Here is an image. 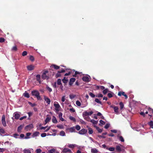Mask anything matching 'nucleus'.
<instances>
[{
    "mask_svg": "<svg viewBox=\"0 0 153 153\" xmlns=\"http://www.w3.org/2000/svg\"><path fill=\"white\" fill-rule=\"evenodd\" d=\"M93 113V111H90V112H87V111H85L83 113V114L85 117V118L86 120L87 121H90V119L89 117H85V116H90V115H92Z\"/></svg>",
    "mask_w": 153,
    "mask_h": 153,
    "instance_id": "f257e3e1",
    "label": "nucleus"
},
{
    "mask_svg": "<svg viewBox=\"0 0 153 153\" xmlns=\"http://www.w3.org/2000/svg\"><path fill=\"white\" fill-rule=\"evenodd\" d=\"M31 94L33 96H35L38 100H40L41 99L38 90H33L32 91Z\"/></svg>",
    "mask_w": 153,
    "mask_h": 153,
    "instance_id": "f03ea898",
    "label": "nucleus"
},
{
    "mask_svg": "<svg viewBox=\"0 0 153 153\" xmlns=\"http://www.w3.org/2000/svg\"><path fill=\"white\" fill-rule=\"evenodd\" d=\"M48 73V70H45V71H44L42 75V78L44 79H48L49 78V77L47 75Z\"/></svg>",
    "mask_w": 153,
    "mask_h": 153,
    "instance_id": "7ed1b4c3",
    "label": "nucleus"
},
{
    "mask_svg": "<svg viewBox=\"0 0 153 153\" xmlns=\"http://www.w3.org/2000/svg\"><path fill=\"white\" fill-rule=\"evenodd\" d=\"M53 105L55 106L56 111H59L60 105L58 102L57 101H55L53 103Z\"/></svg>",
    "mask_w": 153,
    "mask_h": 153,
    "instance_id": "20e7f679",
    "label": "nucleus"
},
{
    "mask_svg": "<svg viewBox=\"0 0 153 153\" xmlns=\"http://www.w3.org/2000/svg\"><path fill=\"white\" fill-rule=\"evenodd\" d=\"M33 149L32 148L25 149L23 150V152L24 153H31V152H33Z\"/></svg>",
    "mask_w": 153,
    "mask_h": 153,
    "instance_id": "39448f33",
    "label": "nucleus"
},
{
    "mask_svg": "<svg viewBox=\"0 0 153 153\" xmlns=\"http://www.w3.org/2000/svg\"><path fill=\"white\" fill-rule=\"evenodd\" d=\"M1 123L2 125L4 127L6 126V123L5 120V116L4 115L1 118Z\"/></svg>",
    "mask_w": 153,
    "mask_h": 153,
    "instance_id": "423d86ee",
    "label": "nucleus"
},
{
    "mask_svg": "<svg viewBox=\"0 0 153 153\" xmlns=\"http://www.w3.org/2000/svg\"><path fill=\"white\" fill-rule=\"evenodd\" d=\"M13 116L15 119H18L19 118L20 114L19 112H15L13 114Z\"/></svg>",
    "mask_w": 153,
    "mask_h": 153,
    "instance_id": "0eeeda50",
    "label": "nucleus"
},
{
    "mask_svg": "<svg viewBox=\"0 0 153 153\" xmlns=\"http://www.w3.org/2000/svg\"><path fill=\"white\" fill-rule=\"evenodd\" d=\"M87 129H85V128H82L81 129V130H79V131L78 133L79 134L83 135V134H84L87 133Z\"/></svg>",
    "mask_w": 153,
    "mask_h": 153,
    "instance_id": "6e6552de",
    "label": "nucleus"
},
{
    "mask_svg": "<svg viewBox=\"0 0 153 153\" xmlns=\"http://www.w3.org/2000/svg\"><path fill=\"white\" fill-rule=\"evenodd\" d=\"M33 128V124H31L26 126L25 127V129L26 131L30 130L32 128Z\"/></svg>",
    "mask_w": 153,
    "mask_h": 153,
    "instance_id": "1a4fd4ad",
    "label": "nucleus"
},
{
    "mask_svg": "<svg viewBox=\"0 0 153 153\" xmlns=\"http://www.w3.org/2000/svg\"><path fill=\"white\" fill-rule=\"evenodd\" d=\"M82 79L84 81H89L90 80V76H83L82 78Z\"/></svg>",
    "mask_w": 153,
    "mask_h": 153,
    "instance_id": "9d476101",
    "label": "nucleus"
},
{
    "mask_svg": "<svg viewBox=\"0 0 153 153\" xmlns=\"http://www.w3.org/2000/svg\"><path fill=\"white\" fill-rule=\"evenodd\" d=\"M44 99L47 102L48 104H50L51 103V100L49 98L46 96H44Z\"/></svg>",
    "mask_w": 153,
    "mask_h": 153,
    "instance_id": "9b49d317",
    "label": "nucleus"
},
{
    "mask_svg": "<svg viewBox=\"0 0 153 153\" xmlns=\"http://www.w3.org/2000/svg\"><path fill=\"white\" fill-rule=\"evenodd\" d=\"M36 79L38 81L39 83H41V76L39 74H37L36 76Z\"/></svg>",
    "mask_w": 153,
    "mask_h": 153,
    "instance_id": "f8f14e48",
    "label": "nucleus"
},
{
    "mask_svg": "<svg viewBox=\"0 0 153 153\" xmlns=\"http://www.w3.org/2000/svg\"><path fill=\"white\" fill-rule=\"evenodd\" d=\"M34 66L33 65H29L27 66V69L28 70L30 71L34 69Z\"/></svg>",
    "mask_w": 153,
    "mask_h": 153,
    "instance_id": "ddd939ff",
    "label": "nucleus"
},
{
    "mask_svg": "<svg viewBox=\"0 0 153 153\" xmlns=\"http://www.w3.org/2000/svg\"><path fill=\"white\" fill-rule=\"evenodd\" d=\"M122 147L123 146L121 145H120V146H116V149L118 151L121 152L122 151L121 147Z\"/></svg>",
    "mask_w": 153,
    "mask_h": 153,
    "instance_id": "4468645a",
    "label": "nucleus"
},
{
    "mask_svg": "<svg viewBox=\"0 0 153 153\" xmlns=\"http://www.w3.org/2000/svg\"><path fill=\"white\" fill-rule=\"evenodd\" d=\"M51 119V117H48V116H47L45 120V124H46V123H47L49 122L50 121Z\"/></svg>",
    "mask_w": 153,
    "mask_h": 153,
    "instance_id": "2eb2a0df",
    "label": "nucleus"
},
{
    "mask_svg": "<svg viewBox=\"0 0 153 153\" xmlns=\"http://www.w3.org/2000/svg\"><path fill=\"white\" fill-rule=\"evenodd\" d=\"M114 109L115 113L117 114H119V108L117 106L114 107Z\"/></svg>",
    "mask_w": 153,
    "mask_h": 153,
    "instance_id": "dca6fc26",
    "label": "nucleus"
},
{
    "mask_svg": "<svg viewBox=\"0 0 153 153\" xmlns=\"http://www.w3.org/2000/svg\"><path fill=\"white\" fill-rule=\"evenodd\" d=\"M65 100V96H63L61 98V101L62 102V103H61V105L62 106H64V102Z\"/></svg>",
    "mask_w": 153,
    "mask_h": 153,
    "instance_id": "f3484780",
    "label": "nucleus"
},
{
    "mask_svg": "<svg viewBox=\"0 0 153 153\" xmlns=\"http://www.w3.org/2000/svg\"><path fill=\"white\" fill-rule=\"evenodd\" d=\"M63 152H69L70 153H72L71 150L70 149H69L68 148H64L63 150Z\"/></svg>",
    "mask_w": 153,
    "mask_h": 153,
    "instance_id": "a211bd4d",
    "label": "nucleus"
},
{
    "mask_svg": "<svg viewBox=\"0 0 153 153\" xmlns=\"http://www.w3.org/2000/svg\"><path fill=\"white\" fill-rule=\"evenodd\" d=\"M75 79L74 78H71L70 80L69 84L70 85H72V83H74L75 81Z\"/></svg>",
    "mask_w": 153,
    "mask_h": 153,
    "instance_id": "6ab92c4d",
    "label": "nucleus"
},
{
    "mask_svg": "<svg viewBox=\"0 0 153 153\" xmlns=\"http://www.w3.org/2000/svg\"><path fill=\"white\" fill-rule=\"evenodd\" d=\"M52 121L53 123H57L58 122L55 116H53Z\"/></svg>",
    "mask_w": 153,
    "mask_h": 153,
    "instance_id": "aec40b11",
    "label": "nucleus"
},
{
    "mask_svg": "<svg viewBox=\"0 0 153 153\" xmlns=\"http://www.w3.org/2000/svg\"><path fill=\"white\" fill-rule=\"evenodd\" d=\"M62 113H60L59 114V118L62 121H64V119L63 118V117H62Z\"/></svg>",
    "mask_w": 153,
    "mask_h": 153,
    "instance_id": "412c9836",
    "label": "nucleus"
},
{
    "mask_svg": "<svg viewBox=\"0 0 153 153\" xmlns=\"http://www.w3.org/2000/svg\"><path fill=\"white\" fill-rule=\"evenodd\" d=\"M67 146L70 148H74L76 146V145L75 144H68Z\"/></svg>",
    "mask_w": 153,
    "mask_h": 153,
    "instance_id": "4be33fe9",
    "label": "nucleus"
},
{
    "mask_svg": "<svg viewBox=\"0 0 153 153\" xmlns=\"http://www.w3.org/2000/svg\"><path fill=\"white\" fill-rule=\"evenodd\" d=\"M91 152L93 153H97L98 151L97 149L96 148L91 149Z\"/></svg>",
    "mask_w": 153,
    "mask_h": 153,
    "instance_id": "5701e85b",
    "label": "nucleus"
},
{
    "mask_svg": "<svg viewBox=\"0 0 153 153\" xmlns=\"http://www.w3.org/2000/svg\"><path fill=\"white\" fill-rule=\"evenodd\" d=\"M118 138L119 139V140L121 141V142H124V139L122 136H119V135H118L117 136Z\"/></svg>",
    "mask_w": 153,
    "mask_h": 153,
    "instance_id": "b1692460",
    "label": "nucleus"
},
{
    "mask_svg": "<svg viewBox=\"0 0 153 153\" xmlns=\"http://www.w3.org/2000/svg\"><path fill=\"white\" fill-rule=\"evenodd\" d=\"M39 132H35L33 134L32 137H37L38 135H39Z\"/></svg>",
    "mask_w": 153,
    "mask_h": 153,
    "instance_id": "393cba45",
    "label": "nucleus"
},
{
    "mask_svg": "<svg viewBox=\"0 0 153 153\" xmlns=\"http://www.w3.org/2000/svg\"><path fill=\"white\" fill-rule=\"evenodd\" d=\"M88 133L90 134H92L93 132L92 128H88Z\"/></svg>",
    "mask_w": 153,
    "mask_h": 153,
    "instance_id": "a878e982",
    "label": "nucleus"
},
{
    "mask_svg": "<svg viewBox=\"0 0 153 153\" xmlns=\"http://www.w3.org/2000/svg\"><path fill=\"white\" fill-rule=\"evenodd\" d=\"M107 149H108L110 151L113 152L114 151L115 149L114 147H110V148H106Z\"/></svg>",
    "mask_w": 153,
    "mask_h": 153,
    "instance_id": "bb28decb",
    "label": "nucleus"
},
{
    "mask_svg": "<svg viewBox=\"0 0 153 153\" xmlns=\"http://www.w3.org/2000/svg\"><path fill=\"white\" fill-rule=\"evenodd\" d=\"M5 133V131L4 129V128H0V134H4Z\"/></svg>",
    "mask_w": 153,
    "mask_h": 153,
    "instance_id": "cd10ccee",
    "label": "nucleus"
},
{
    "mask_svg": "<svg viewBox=\"0 0 153 153\" xmlns=\"http://www.w3.org/2000/svg\"><path fill=\"white\" fill-rule=\"evenodd\" d=\"M46 88L49 92H51L52 91V89L51 88L49 87L48 85L46 86Z\"/></svg>",
    "mask_w": 153,
    "mask_h": 153,
    "instance_id": "c85d7f7f",
    "label": "nucleus"
},
{
    "mask_svg": "<svg viewBox=\"0 0 153 153\" xmlns=\"http://www.w3.org/2000/svg\"><path fill=\"white\" fill-rule=\"evenodd\" d=\"M42 124H38L37 125V130H42Z\"/></svg>",
    "mask_w": 153,
    "mask_h": 153,
    "instance_id": "c756f323",
    "label": "nucleus"
},
{
    "mask_svg": "<svg viewBox=\"0 0 153 153\" xmlns=\"http://www.w3.org/2000/svg\"><path fill=\"white\" fill-rule=\"evenodd\" d=\"M23 127L22 126H19L18 127V132H21V130H22V128H23Z\"/></svg>",
    "mask_w": 153,
    "mask_h": 153,
    "instance_id": "7c9ffc66",
    "label": "nucleus"
},
{
    "mask_svg": "<svg viewBox=\"0 0 153 153\" xmlns=\"http://www.w3.org/2000/svg\"><path fill=\"white\" fill-rule=\"evenodd\" d=\"M51 67L54 68L56 69H59V66L55 65H53L51 66Z\"/></svg>",
    "mask_w": 153,
    "mask_h": 153,
    "instance_id": "2f4dec72",
    "label": "nucleus"
},
{
    "mask_svg": "<svg viewBox=\"0 0 153 153\" xmlns=\"http://www.w3.org/2000/svg\"><path fill=\"white\" fill-rule=\"evenodd\" d=\"M23 95L24 96L26 97L27 98H29L30 97V95L28 93H27V92H25L24 94H23Z\"/></svg>",
    "mask_w": 153,
    "mask_h": 153,
    "instance_id": "473e14b6",
    "label": "nucleus"
},
{
    "mask_svg": "<svg viewBox=\"0 0 153 153\" xmlns=\"http://www.w3.org/2000/svg\"><path fill=\"white\" fill-rule=\"evenodd\" d=\"M76 104L78 106H80L81 105V103L79 100H76Z\"/></svg>",
    "mask_w": 153,
    "mask_h": 153,
    "instance_id": "72a5a7b5",
    "label": "nucleus"
},
{
    "mask_svg": "<svg viewBox=\"0 0 153 153\" xmlns=\"http://www.w3.org/2000/svg\"><path fill=\"white\" fill-rule=\"evenodd\" d=\"M69 118L70 120H72L74 122H75L76 121V119H75L74 117H72V116H70Z\"/></svg>",
    "mask_w": 153,
    "mask_h": 153,
    "instance_id": "f704fd0d",
    "label": "nucleus"
},
{
    "mask_svg": "<svg viewBox=\"0 0 153 153\" xmlns=\"http://www.w3.org/2000/svg\"><path fill=\"white\" fill-rule=\"evenodd\" d=\"M60 135L61 136H65V133L63 131H61L60 132Z\"/></svg>",
    "mask_w": 153,
    "mask_h": 153,
    "instance_id": "c9c22d12",
    "label": "nucleus"
},
{
    "mask_svg": "<svg viewBox=\"0 0 153 153\" xmlns=\"http://www.w3.org/2000/svg\"><path fill=\"white\" fill-rule=\"evenodd\" d=\"M61 79H58L57 80V84L58 85H60L61 84Z\"/></svg>",
    "mask_w": 153,
    "mask_h": 153,
    "instance_id": "e433bc0d",
    "label": "nucleus"
},
{
    "mask_svg": "<svg viewBox=\"0 0 153 153\" xmlns=\"http://www.w3.org/2000/svg\"><path fill=\"white\" fill-rule=\"evenodd\" d=\"M57 127L60 129H63L64 128V126L62 125H57Z\"/></svg>",
    "mask_w": 153,
    "mask_h": 153,
    "instance_id": "4c0bfd02",
    "label": "nucleus"
},
{
    "mask_svg": "<svg viewBox=\"0 0 153 153\" xmlns=\"http://www.w3.org/2000/svg\"><path fill=\"white\" fill-rule=\"evenodd\" d=\"M63 83H66L68 82V79H65V77L62 80Z\"/></svg>",
    "mask_w": 153,
    "mask_h": 153,
    "instance_id": "58836bf2",
    "label": "nucleus"
},
{
    "mask_svg": "<svg viewBox=\"0 0 153 153\" xmlns=\"http://www.w3.org/2000/svg\"><path fill=\"white\" fill-rule=\"evenodd\" d=\"M96 128L99 132H101L102 131V129H101L98 127L96 126Z\"/></svg>",
    "mask_w": 153,
    "mask_h": 153,
    "instance_id": "ea45409f",
    "label": "nucleus"
},
{
    "mask_svg": "<svg viewBox=\"0 0 153 153\" xmlns=\"http://www.w3.org/2000/svg\"><path fill=\"white\" fill-rule=\"evenodd\" d=\"M31 135V133H27L26 134L27 137H25V139H28V138H30L29 136Z\"/></svg>",
    "mask_w": 153,
    "mask_h": 153,
    "instance_id": "a19ab883",
    "label": "nucleus"
},
{
    "mask_svg": "<svg viewBox=\"0 0 153 153\" xmlns=\"http://www.w3.org/2000/svg\"><path fill=\"white\" fill-rule=\"evenodd\" d=\"M121 109H122L124 107V105L122 102H120L119 103Z\"/></svg>",
    "mask_w": 153,
    "mask_h": 153,
    "instance_id": "79ce46f5",
    "label": "nucleus"
},
{
    "mask_svg": "<svg viewBox=\"0 0 153 153\" xmlns=\"http://www.w3.org/2000/svg\"><path fill=\"white\" fill-rule=\"evenodd\" d=\"M124 92H118V95L119 96H121L122 95H123V96H124Z\"/></svg>",
    "mask_w": 153,
    "mask_h": 153,
    "instance_id": "37998d69",
    "label": "nucleus"
},
{
    "mask_svg": "<svg viewBox=\"0 0 153 153\" xmlns=\"http://www.w3.org/2000/svg\"><path fill=\"white\" fill-rule=\"evenodd\" d=\"M149 124L151 128H153V121H151L149 122Z\"/></svg>",
    "mask_w": 153,
    "mask_h": 153,
    "instance_id": "c03bdc74",
    "label": "nucleus"
},
{
    "mask_svg": "<svg viewBox=\"0 0 153 153\" xmlns=\"http://www.w3.org/2000/svg\"><path fill=\"white\" fill-rule=\"evenodd\" d=\"M55 152V149H52L49 150L48 151V153H53Z\"/></svg>",
    "mask_w": 153,
    "mask_h": 153,
    "instance_id": "a18cd8bd",
    "label": "nucleus"
},
{
    "mask_svg": "<svg viewBox=\"0 0 153 153\" xmlns=\"http://www.w3.org/2000/svg\"><path fill=\"white\" fill-rule=\"evenodd\" d=\"M69 130L71 132H74L75 131V128L74 127L71 128H69Z\"/></svg>",
    "mask_w": 153,
    "mask_h": 153,
    "instance_id": "49530a36",
    "label": "nucleus"
},
{
    "mask_svg": "<svg viewBox=\"0 0 153 153\" xmlns=\"http://www.w3.org/2000/svg\"><path fill=\"white\" fill-rule=\"evenodd\" d=\"M56 77H58L60 76V71H58L57 73L56 74Z\"/></svg>",
    "mask_w": 153,
    "mask_h": 153,
    "instance_id": "de8ad7c7",
    "label": "nucleus"
},
{
    "mask_svg": "<svg viewBox=\"0 0 153 153\" xmlns=\"http://www.w3.org/2000/svg\"><path fill=\"white\" fill-rule=\"evenodd\" d=\"M75 128L77 130H79L81 129V127L79 125H77L75 126Z\"/></svg>",
    "mask_w": 153,
    "mask_h": 153,
    "instance_id": "09e8293b",
    "label": "nucleus"
},
{
    "mask_svg": "<svg viewBox=\"0 0 153 153\" xmlns=\"http://www.w3.org/2000/svg\"><path fill=\"white\" fill-rule=\"evenodd\" d=\"M76 97V96L74 94H70L69 95V97L70 99H73L74 98V97Z\"/></svg>",
    "mask_w": 153,
    "mask_h": 153,
    "instance_id": "8fccbe9b",
    "label": "nucleus"
},
{
    "mask_svg": "<svg viewBox=\"0 0 153 153\" xmlns=\"http://www.w3.org/2000/svg\"><path fill=\"white\" fill-rule=\"evenodd\" d=\"M108 91V89H104V90H103V94H106L107 93Z\"/></svg>",
    "mask_w": 153,
    "mask_h": 153,
    "instance_id": "3c124183",
    "label": "nucleus"
},
{
    "mask_svg": "<svg viewBox=\"0 0 153 153\" xmlns=\"http://www.w3.org/2000/svg\"><path fill=\"white\" fill-rule=\"evenodd\" d=\"M95 101L96 102H98V103H100V104H101V101H100V100H99V99H97V98L95 99Z\"/></svg>",
    "mask_w": 153,
    "mask_h": 153,
    "instance_id": "603ef678",
    "label": "nucleus"
},
{
    "mask_svg": "<svg viewBox=\"0 0 153 153\" xmlns=\"http://www.w3.org/2000/svg\"><path fill=\"white\" fill-rule=\"evenodd\" d=\"M36 152L37 153H41L42 150L40 149H36Z\"/></svg>",
    "mask_w": 153,
    "mask_h": 153,
    "instance_id": "864d4df0",
    "label": "nucleus"
},
{
    "mask_svg": "<svg viewBox=\"0 0 153 153\" xmlns=\"http://www.w3.org/2000/svg\"><path fill=\"white\" fill-rule=\"evenodd\" d=\"M30 59L31 61H33L34 60V58L33 56H30Z\"/></svg>",
    "mask_w": 153,
    "mask_h": 153,
    "instance_id": "5fc2aeb1",
    "label": "nucleus"
},
{
    "mask_svg": "<svg viewBox=\"0 0 153 153\" xmlns=\"http://www.w3.org/2000/svg\"><path fill=\"white\" fill-rule=\"evenodd\" d=\"M28 103L32 107H34V106H35L36 105V104L35 103L33 104V103H31L30 102H28Z\"/></svg>",
    "mask_w": 153,
    "mask_h": 153,
    "instance_id": "6e6d98bb",
    "label": "nucleus"
},
{
    "mask_svg": "<svg viewBox=\"0 0 153 153\" xmlns=\"http://www.w3.org/2000/svg\"><path fill=\"white\" fill-rule=\"evenodd\" d=\"M90 121L94 124H96V123H97V121H96V120H90Z\"/></svg>",
    "mask_w": 153,
    "mask_h": 153,
    "instance_id": "4d7b16f0",
    "label": "nucleus"
},
{
    "mask_svg": "<svg viewBox=\"0 0 153 153\" xmlns=\"http://www.w3.org/2000/svg\"><path fill=\"white\" fill-rule=\"evenodd\" d=\"M27 54V53L26 51H23V52L22 53V56H26Z\"/></svg>",
    "mask_w": 153,
    "mask_h": 153,
    "instance_id": "13d9d810",
    "label": "nucleus"
},
{
    "mask_svg": "<svg viewBox=\"0 0 153 153\" xmlns=\"http://www.w3.org/2000/svg\"><path fill=\"white\" fill-rule=\"evenodd\" d=\"M89 95L91 97H95V95L94 94H93L92 93H89Z\"/></svg>",
    "mask_w": 153,
    "mask_h": 153,
    "instance_id": "bf43d9fd",
    "label": "nucleus"
},
{
    "mask_svg": "<svg viewBox=\"0 0 153 153\" xmlns=\"http://www.w3.org/2000/svg\"><path fill=\"white\" fill-rule=\"evenodd\" d=\"M100 123L101 124H102L103 125H104V124H105V122H104V121H103L102 120H100Z\"/></svg>",
    "mask_w": 153,
    "mask_h": 153,
    "instance_id": "052dcab7",
    "label": "nucleus"
},
{
    "mask_svg": "<svg viewBox=\"0 0 153 153\" xmlns=\"http://www.w3.org/2000/svg\"><path fill=\"white\" fill-rule=\"evenodd\" d=\"M96 97H102L103 95L102 94H98L96 96Z\"/></svg>",
    "mask_w": 153,
    "mask_h": 153,
    "instance_id": "680f3d73",
    "label": "nucleus"
},
{
    "mask_svg": "<svg viewBox=\"0 0 153 153\" xmlns=\"http://www.w3.org/2000/svg\"><path fill=\"white\" fill-rule=\"evenodd\" d=\"M109 126L110 125L109 124H106L105 126V128L106 129L108 128H109Z\"/></svg>",
    "mask_w": 153,
    "mask_h": 153,
    "instance_id": "e2e57ef3",
    "label": "nucleus"
},
{
    "mask_svg": "<svg viewBox=\"0 0 153 153\" xmlns=\"http://www.w3.org/2000/svg\"><path fill=\"white\" fill-rule=\"evenodd\" d=\"M47 134L46 133H42L41 134V136L42 137H45L46 136Z\"/></svg>",
    "mask_w": 153,
    "mask_h": 153,
    "instance_id": "0e129e2a",
    "label": "nucleus"
},
{
    "mask_svg": "<svg viewBox=\"0 0 153 153\" xmlns=\"http://www.w3.org/2000/svg\"><path fill=\"white\" fill-rule=\"evenodd\" d=\"M108 95L109 97L111 98L112 97V94L111 93H108Z\"/></svg>",
    "mask_w": 153,
    "mask_h": 153,
    "instance_id": "69168bd1",
    "label": "nucleus"
},
{
    "mask_svg": "<svg viewBox=\"0 0 153 153\" xmlns=\"http://www.w3.org/2000/svg\"><path fill=\"white\" fill-rule=\"evenodd\" d=\"M69 110L70 111H71V112H75V111L74 108H70V109H69Z\"/></svg>",
    "mask_w": 153,
    "mask_h": 153,
    "instance_id": "338daca9",
    "label": "nucleus"
},
{
    "mask_svg": "<svg viewBox=\"0 0 153 153\" xmlns=\"http://www.w3.org/2000/svg\"><path fill=\"white\" fill-rule=\"evenodd\" d=\"M5 39L4 38H0V42H3L4 41Z\"/></svg>",
    "mask_w": 153,
    "mask_h": 153,
    "instance_id": "774afa93",
    "label": "nucleus"
}]
</instances>
